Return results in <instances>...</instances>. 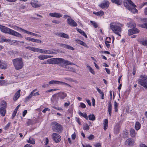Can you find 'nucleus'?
Here are the masks:
<instances>
[{
  "label": "nucleus",
  "mask_w": 147,
  "mask_h": 147,
  "mask_svg": "<svg viewBox=\"0 0 147 147\" xmlns=\"http://www.w3.org/2000/svg\"><path fill=\"white\" fill-rule=\"evenodd\" d=\"M0 29L1 31L3 33L9 34L17 37H22V35L19 33L1 24Z\"/></svg>",
  "instance_id": "1"
},
{
  "label": "nucleus",
  "mask_w": 147,
  "mask_h": 147,
  "mask_svg": "<svg viewBox=\"0 0 147 147\" xmlns=\"http://www.w3.org/2000/svg\"><path fill=\"white\" fill-rule=\"evenodd\" d=\"M124 5L128 10L134 13H137L138 10L135 8L136 6L131 0H126L124 2Z\"/></svg>",
  "instance_id": "2"
},
{
  "label": "nucleus",
  "mask_w": 147,
  "mask_h": 147,
  "mask_svg": "<svg viewBox=\"0 0 147 147\" xmlns=\"http://www.w3.org/2000/svg\"><path fill=\"white\" fill-rule=\"evenodd\" d=\"M110 27L111 29L114 33L121 36L120 33L122 29L120 24L111 23L110 24Z\"/></svg>",
  "instance_id": "3"
},
{
  "label": "nucleus",
  "mask_w": 147,
  "mask_h": 147,
  "mask_svg": "<svg viewBox=\"0 0 147 147\" xmlns=\"http://www.w3.org/2000/svg\"><path fill=\"white\" fill-rule=\"evenodd\" d=\"M26 48L35 52H38L44 54H53L54 52L51 51L43 49H41L36 48L32 47H27Z\"/></svg>",
  "instance_id": "4"
},
{
  "label": "nucleus",
  "mask_w": 147,
  "mask_h": 147,
  "mask_svg": "<svg viewBox=\"0 0 147 147\" xmlns=\"http://www.w3.org/2000/svg\"><path fill=\"white\" fill-rule=\"evenodd\" d=\"M12 62L16 70L20 69L23 67L22 59L21 58L13 59Z\"/></svg>",
  "instance_id": "5"
},
{
  "label": "nucleus",
  "mask_w": 147,
  "mask_h": 147,
  "mask_svg": "<svg viewBox=\"0 0 147 147\" xmlns=\"http://www.w3.org/2000/svg\"><path fill=\"white\" fill-rule=\"evenodd\" d=\"M138 84L147 89V76L145 75H142L140 76V79L138 80Z\"/></svg>",
  "instance_id": "6"
},
{
  "label": "nucleus",
  "mask_w": 147,
  "mask_h": 147,
  "mask_svg": "<svg viewBox=\"0 0 147 147\" xmlns=\"http://www.w3.org/2000/svg\"><path fill=\"white\" fill-rule=\"evenodd\" d=\"M59 64V65L63 68H67L66 66L67 65L73 64L71 62L67 60H65L62 58H58L57 64Z\"/></svg>",
  "instance_id": "7"
},
{
  "label": "nucleus",
  "mask_w": 147,
  "mask_h": 147,
  "mask_svg": "<svg viewBox=\"0 0 147 147\" xmlns=\"http://www.w3.org/2000/svg\"><path fill=\"white\" fill-rule=\"evenodd\" d=\"M52 129L55 132L60 133L62 131V126L56 122L52 123Z\"/></svg>",
  "instance_id": "8"
},
{
  "label": "nucleus",
  "mask_w": 147,
  "mask_h": 147,
  "mask_svg": "<svg viewBox=\"0 0 147 147\" xmlns=\"http://www.w3.org/2000/svg\"><path fill=\"white\" fill-rule=\"evenodd\" d=\"M52 137L53 140L56 143L59 142L61 140V136L57 133H53Z\"/></svg>",
  "instance_id": "9"
},
{
  "label": "nucleus",
  "mask_w": 147,
  "mask_h": 147,
  "mask_svg": "<svg viewBox=\"0 0 147 147\" xmlns=\"http://www.w3.org/2000/svg\"><path fill=\"white\" fill-rule=\"evenodd\" d=\"M109 5V3L108 1L104 0L99 5V6L102 8L107 9Z\"/></svg>",
  "instance_id": "10"
},
{
  "label": "nucleus",
  "mask_w": 147,
  "mask_h": 147,
  "mask_svg": "<svg viewBox=\"0 0 147 147\" xmlns=\"http://www.w3.org/2000/svg\"><path fill=\"white\" fill-rule=\"evenodd\" d=\"M67 24L72 27H76L77 26V23L71 18L67 19Z\"/></svg>",
  "instance_id": "11"
},
{
  "label": "nucleus",
  "mask_w": 147,
  "mask_h": 147,
  "mask_svg": "<svg viewBox=\"0 0 147 147\" xmlns=\"http://www.w3.org/2000/svg\"><path fill=\"white\" fill-rule=\"evenodd\" d=\"M58 58H53L47 60V63L49 64H57Z\"/></svg>",
  "instance_id": "12"
},
{
  "label": "nucleus",
  "mask_w": 147,
  "mask_h": 147,
  "mask_svg": "<svg viewBox=\"0 0 147 147\" xmlns=\"http://www.w3.org/2000/svg\"><path fill=\"white\" fill-rule=\"evenodd\" d=\"M30 3L32 6L34 8L38 7L41 5V4L38 3V1L37 0H31Z\"/></svg>",
  "instance_id": "13"
},
{
  "label": "nucleus",
  "mask_w": 147,
  "mask_h": 147,
  "mask_svg": "<svg viewBox=\"0 0 147 147\" xmlns=\"http://www.w3.org/2000/svg\"><path fill=\"white\" fill-rule=\"evenodd\" d=\"M140 31L137 28L133 27L131 29L128 30V34L129 35H132L133 34L138 33Z\"/></svg>",
  "instance_id": "14"
},
{
  "label": "nucleus",
  "mask_w": 147,
  "mask_h": 147,
  "mask_svg": "<svg viewBox=\"0 0 147 147\" xmlns=\"http://www.w3.org/2000/svg\"><path fill=\"white\" fill-rule=\"evenodd\" d=\"M49 15L51 17H56L57 18H59L62 16V15L61 14L56 12L50 13H49Z\"/></svg>",
  "instance_id": "15"
},
{
  "label": "nucleus",
  "mask_w": 147,
  "mask_h": 147,
  "mask_svg": "<svg viewBox=\"0 0 147 147\" xmlns=\"http://www.w3.org/2000/svg\"><path fill=\"white\" fill-rule=\"evenodd\" d=\"M20 90H19L15 93L13 98V100L14 101H16L20 97Z\"/></svg>",
  "instance_id": "16"
},
{
  "label": "nucleus",
  "mask_w": 147,
  "mask_h": 147,
  "mask_svg": "<svg viewBox=\"0 0 147 147\" xmlns=\"http://www.w3.org/2000/svg\"><path fill=\"white\" fill-rule=\"evenodd\" d=\"M57 35L60 37L64 38L67 39L69 38V36L67 34L63 32L59 33Z\"/></svg>",
  "instance_id": "17"
},
{
  "label": "nucleus",
  "mask_w": 147,
  "mask_h": 147,
  "mask_svg": "<svg viewBox=\"0 0 147 147\" xmlns=\"http://www.w3.org/2000/svg\"><path fill=\"white\" fill-rule=\"evenodd\" d=\"M58 93L55 94L52 96L51 100L52 101H57L59 100V96Z\"/></svg>",
  "instance_id": "18"
},
{
  "label": "nucleus",
  "mask_w": 147,
  "mask_h": 147,
  "mask_svg": "<svg viewBox=\"0 0 147 147\" xmlns=\"http://www.w3.org/2000/svg\"><path fill=\"white\" fill-rule=\"evenodd\" d=\"M59 46L60 47H63L65 48H66L67 49H70L72 50H74V48L68 45L61 43L60 44Z\"/></svg>",
  "instance_id": "19"
},
{
  "label": "nucleus",
  "mask_w": 147,
  "mask_h": 147,
  "mask_svg": "<svg viewBox=\"0 0 147 147\" xmlns=\"http://www.w3.org/2000/svg\"><path fill=\"white\" fill-rule=\"evenodd\" d=\"M59 97L61 99L63 100L66 97L67 94L64 92H60L58 93Z\"/></svg>",
  "instance_id": "20"
},
{
  "label": "nucleus",
  "mask_w": 147,
  "mask_h": 147,
  "mask_svg": "<svg viewBox=\"0 0 147 147\" xmlns=\"http://www.w3.org/2000/svg\"><path fill=\"white\" fill-rule=\"evenodd\" d=\"M134 142L131 139H128L125 142V144L126 145H132L134 144Z\"/></svg>",
  "instance_id": "21"
},
{
  "label": "nucleus",
  "mask_w": 147,
  "mask_h": 147,
  "mask_svg": "<svg viewBox=\"0 0 147 147\" xmlns=\"http://www.w3.org/2000/svg\"><path fill=\"white\" fill-rule=\"evenodd\" d=\"M37 90V89H35L33 90L30 93V94L29 95V96L26 97L25 98V100L26 102L30 99L32 96H34L33 94L34 92L36 91Z\"/></svg>",
  "instance_id": "22"
},
{
  "label": "nucleus",
  "mask_w": 147,
  "mask_h": 147,
  "mask_svg": "<svg viewBox=\"0 0 147 147\" xmlns=\"http://www.w3.org/2000/svg\"><path fill=\"white\" fill-rule=\"evenodd\" d=\"M140 43L143 45L146 46H147V39H142L139 40H138Z\"/></svg>",
  "instance_id": "23"
},
{
  "label": "nucleus",
  "mask_w": 147,
  "mask_h": 147,
  "mask_svg": "<svg viewBox=\"0 0 147 147\" xmlns=\"http://www.w3.org/2000/svg\"><path fill=\"white\" fill-rule=\"evenodd\" d=\"M75 41L78 44H80L81 45L85 47H88L87 45L84 42L81 41L80 40L78 39H76L75 40Z\"/></svg>",
  "instance_id": "24"
},
{
  "label": "nucleus",
  "mask_w": 147,
  "mask_h": 147,
  "mask_svg": "<svg viewBox=\"0 0 147 147\" xmlns=\"http://www.w3.org/2000/svg\"><path fill=\"white\" fill-rule=\"evenodd\" d=\"M6 108L4 107H1L0 108V113L3 116H4L5 115Z\"/></svg>",
  "instance_id": "25"
},
{
  "label": "nucleus",
  "mask_w": 147,
  "mask_h": 147,
  "mask_svg": "<svg viewBox=\"0 0 147 147\" xmlns=\"http://www.w3.org/2000/svg\"><path fill=\"white\" fill-rule=\"evenodd\" d=\"M142 20V21L146 22V23L141 25L140 26L142 28H147V18H144Z\"/></svg>",
  "instance_id": "26"
},
{
  "label": "nucleus",
  "mask_w": 147,
  "mask_h": 147,
  "mask_svg": "<svg viewBox=\"0 0 147 147\" xmlns=\"http://www.w3.org/2000/svg\"><path fill=\"white\" fill-rule=\"evenodd\" d=\"M112 105L111 102L110 101L108 103V111L109 113L110 116H111V113H112Z\"/></svg>",
  "instance_id": "27"
},
{
  "label": "nucleus",
  "mask_w": 147,
  "mask_h": 147,
  "mask_svg": "<svg viewBox=\"0 0 147 147\" xmlns=\"http://www.w3.org/2000/svg\"><path fill=\"white\" fill-rule=\"evenodd\" d=\"M67 68H65V69H67V71H71L73 72H75L76 70L75 69L71 67H69L68 66H66Z\"/></svg>",
  "instance_id": "28"
},
{
  "label": "nucleus",
  "mask_w": 147,
  "mask_h": 147,
  "mask_svg": "<svg viewBox=\"0 0 147 147\" xmlns=\"http://www.w3.org/2000/svg\"><path fill=\"white\" fill-rule=\"evenodd\" d=\"M111 1L112 2L118 5H121L122 2L121 0H111Z\"/></svg>",
  "instance_id": "29"
},
{
  "label": "nucleus",
  "mask_w": 147,
  "mask_h": 147,
  "mask_svg": "<svg viewBox=\"0 0 147 147\" xmlns=\"http://www.w3.org/2000/svg\"><path fill=\"white\" fill-rule=\"evenodd\" d=\"M108 120L107 119H105L104 120V128L105 130H106L107 129L108 126Z\"/></svg>",
  "instance_id": "30"
},
{
  "label": "nucleus",
  "mask_w": 147,
  "mask_h": 147,
  "mask_svg": "<svg viewBox=\"0 0 147 147\" xmlns=\"http://www.w3.org/2000/svg\"><path fill=\"white\" fill-rule=\"evenodd\" d=\"M141 127L140 123L138 122H136L135 125V128L137 130L139 129Z\"/></svg>",
  "instance_id": "31"
},
{
  "label": "nucleus",
  "mask_w": 147,
  "mask_h": 147,
  "mask_svg": "<svg viewBox=\"0 0 147 147\" xmlns=\"http://www.w3.org/2000/svg\"><path fill=\"white\" fill-rule=\"evenodd\" d=\"M130 135L132 137H134L136 136L135 131L134 129H131L130 130Z\"/></svg>",
  "instance_id": "32"
},
{
  "label": "nucleus",
  "mask_w": 147,
  "mask_h": 147,
  "mask_svg": "<svg viewBox=\"0 0 147 147\" xmlns=\"http://www.w3.org/2000/svg\"><path fill=\"white\" fill-rule=\"evenodd\" d=\"M77 31L78 32H79L83 36H85V38H87V35L84 31H82V30L80 29H78Z\"/></svg>",
  "instance_id": "33"
},
{
  "label": "nucleus",
  "mask_w": 147,
  "mask_h": 147,
  "mask_svg": "<svg viewBox=\"0 0 147 147\" xmlns=\"http://www.w3.org/2000/svg\"><path fill=\"white\" fill-rule=\"evenodd\" d=\"M93 13L97 16H101L104 14V13L102 11H100L96 12H93Z\"/></svg>",
  "instance_id": "34"
},
{
  "label": "nucleus",
  "mask_w": 147,
  "mask_h": 147,
  "mask_svg": "<svg viewBox=\"0 0 147 147\" xmlns=\"http://www.w3.org/2000/svg\"><path fill=\"white\" fill-rule=\"evenodd\" d=\"M47 56L46 55H41L38 57V58L40 60H43L47 59Z\"/></svg>",
  "instance_id": "35"
},
{
  "label": "nucleus",
  "mask_w": 147,
  "mask_h": 147,
  "mask_svg": "<svg viewBox=\"0 0 147 147\" xmlns=\"http://www.w3.org/2000/svg\"><path fill=\"white\" fill-rule=\"evenodd\" d=\"M86 66L88 68V69L90 71L92 74H95V72L94 71V70L92 68V67L88 65L87 64Z\"/></svg>",
  "instance_id": "36"
},
{
  "label": "nucleus",
  "mask_w": 147,
  "mask_h": 147,
  "mask_svg": "<svg viewBox=\"0 0 147 147\" xmlns=\"http://www.w3.org/2000/svg\"><path fill=\"white\" fill-rule=\"evenodd\" d=\"M89 119L90 120L93 121L95 119V117L93 114H90L88 116Z\"/></svg>",
  "instance_id": "37"
},
{
  "label": "nucleus",
  "mask_w": 147,
  "mask_h": 147,
  "mask_svg": "<svg viewBox=\"0 0 147 147\" xmlns=\"http://www.w3.org/2000/svg\"><path fill=\"white\" fill-rule=\"evenodd\" d=\"M120 130V127L119 126H116L115 128V133L116 134H117L119 133Z\"/></svg>",
  "instance_id": "38"
},
{
  "label": "nucleus",
  "mask_w": 147,
  "mask_h": 147,
  "mask_svg": "<svg viewBox=\"0 0 147 147\" xmlns=\"http://www.w3.org/2000/svg\"><path fill=\"white\" fill-rule=\"evenodd\" d=\"M127 26L130 28L136 26V24L134 23H128L127 24Z\"/></svg>",
  "instance_id": "39"
},
{
  "label": "nucleus",
  "mask_w": 147,
  "mask_h": 147,
  "mask_svg": "<svg viewBox=\"0 0 147 147\" xmlns=\"http://www.w3.org/2000/svg\"><path fill=\"white\" fill-rule=\"evenodd\" d=\"M29 143L34 144H35V141L34 139H33L31 137L29 138V140L28 142Z\"/></svg>",
  "instance_id": "40"
},
{
  "label": "nucleus",
  "mask_w": 147,
  "mask_h": 147,
  "mask_svg": "<svg viewBox=\"0 0 147 147\" xmlns=\"http://www.w3.org/2000/svg\"><path fill=\"white\" fill-rule=\"evenodd\" d=\"M20 30H21L23 32H24V33H26L28 34H30L31 35H32L33 32L28 31L26 30L23 29L22 28H20Z\"/></svg>",
  "instance_id": "41"
},
{
  "label": "nucleus",
  "mask_w": 147,
  "mask_h": 147,
  "mask_svg": "<svg viewBox=\"0 0 147 147\" xmlns=\"http://www.w3.org/2000/svg\"><path fill=\"white\" fill-rule=\"evenodd\" d=\"M90 22L91 24L95 28H96L98 27V25L95 22L91 21Z\"/></svg>",
  "instance_id": "42"
},
{
  "label": "nucleus",
  "mask_w": 147,
  "mask_h": 147,
  "mask_svg": "<svg viewBox=\"0 0 147 147\" xmlns=\"http://www.w3.org/2000/svg\"><path fill=\"white\" fill-rule=\"evenodd\" d=\"M118 106V103L116 101H115L114 102V109H115V112H117L118 111L117 109V107Z\"/></svg>",
  "instance_id": "43"
},
{
  "label": "nucleus",
  "mask_w": 147,
  "mask_h": 147,
  "mask_svg": "<svg viewBox=\"0 0 147 147\" xmlns=\"http://www.w3.org/2000/svg\"><path fill=\"white\" fill-rule=\"evenodd\" d=\"M57 81L56 80H51L49 82V84H57Z\"/></svg>",
  "instance_id": "44"
},
{
  "label": "nucleus",
  "mask_w": 147,
  "mask_h": 147,
  "mask_svg": "<svg viewBox=\"0 0 147 147\" xmlns=\"http://www.w3.org/2000/svg\"><path fill=\"white\" fill-rule=\"evenodd\" d=\"M1 105L3 106L1 107H4L6 108L7 106V103L5 101H3L1 102Z\"/></svg>",
  "instance_id": "45"
},
{
  "label": "nucleus",
  "mask_w": 147,
  "mask_h": 147,
  "mask_svg": "<svg viewBox=\"0 0 147 147\" xmlns=\"http://www.w3.org/2000/svg\"><path fill=\"white\" fill-rule=\"evenodd\" d=\"M2 40L4 42H10L11 41L9 39H5V37L4 36H2L1 37Z\"/></svg>",
  "instance_id": "46"
},
{
  "label": "nucleus",
  "mask_w": 147,
  "mask_h": 147,
  "mask_svg": "<svg viewBox=\"0 0 147 147\" xmlns=\"http://www.w3.org/2000/svg\"><path fill=\"white\" fill-rule=\"evenodd\" d=\"M87 138L89 139V140H92L94 139V136L92 134H91Z\"/></svg>",
  "instance_id": "47"
},
{
  "label": "nucleus",
  "mask_w": 147,
  "mask_h": 147,
  "mask_svg": "<svg viewBox=\"0 0 147 147\" xmlns=\"http://www.w3.org/2000/svg\"><path fill=\"white\" fill-rule=\"evenodd\" d=\"M83 129L86 130H88L89 129V127L87 124H85L83 127Z\"/></svg>",
  "instance_id": "48"
},
{
  "label": "nucleus",
  "mask_w": 147,
  "mask_h": 147,
  "mask_svg": "<svg viewBox=\"0 0 147 147\" xmlns=\"http://www.w3.org/2000/svg\"><path fill=\"white\" fill-rule=\"evenodd\" d=\"M110 42V41L107 40H105V45L108 48H109L110 47V44H109V43Z\"/></svg>",
  "instance_id": "49"
},
{
  "label": "nucleus",
  "mask_w": 147,
  "mask_h": 147,
  "mask_svg": "<svg viewBox=\"0 0 147 147\" xmlns=\"http://www.w3.org/2000/svg\"><path fill=\"white\" fill-rule=\"evenodd\" d=\"M6 82V81L5 80H0V86L4 85Z\"/></svg>",
  "instance_id": "50"
},
{
  "label": "nucleus",
  "mask_w": 147,
  "mask_h": 147,
  "mask_svg": "<svg viewBox=\"0 0 147 147\" xmlns=\"http://www.w3.org/2000/svg\"><path fill=\"white\" fill-rule=\"evenodd\" d=\"M17 112V111H16V110H14L13 112L12 116V119H13L14 117H15V116L16 115V113Z\"/></svg>",
  "instance_id": "51"
},
{
  "label": "nucleus",
  "mask_w": 147,
  "mask_h": 147,
  "mask_svg": "<svg viewBox=\"0 0 147 147\" xmlns=\"http://www.w3.org/2000/svg\"><path fill=\"white\" fill-rule=\"evenodd\" d=\"M50 110L48 108H45L44 109L42 110V112L44 113H46V111H50Z\"/></svg>",
  "instance_id": "52"
},
{
  "label": "nucleus",
  "mask_w": 147,
  "mask_h": 147,
  "mask_svg": "<svg viewBox=\"0 0 147 147\" xmlns=\"http://www.w3.org/2000/svg\"><path fill=\"white\" fill-rule=\"evenodd\" d=\"M81 107L82 108H85L86 107L85 105L83 103L81 102L80 104Z\"/></svg>",
  "instance_id": "53"
},
{
  "label": "nucleus",
  "mask_w": 147,
  "mask_h": 147,
  "mask_svg": "<svg viewBox=\"0 0 147 147\" xmlns=\"http://www.w3.org/2000/svg\"><path fill=\"white\" fill-rule=\"evenodd\" d=\"M52 22L57 24H59L60 23V21L57 20H53L52 21Z\"/></svg>",
  "instance_id": "54"
},
{
  "label": "nucleus",
  "mask_w": 147,
  "mask_h": 147,
  "mask_svg": "<svg viewBox=\"0 0 147 147\" xmlns=\"http://www.w3.org/2000/svg\"><path fill=\"white\" fill-rule=\"evenodd\" d=\"M94 146L96 147H101V145L100 143H96Z\"/></svg>",
  "instance_id": "55"
},
{
  "label": "nucleus",
  "mask_w": 147,
  "mask_h": 147,
  "mask_svg": "<svg viewBox=\"0 0 147 147\" xmlns=\"http://www.w3.org/2000/svg\"><path fill=\"white\" fill-rule=\"evenodd\" d=\"M12 27L14 29H15L16 30H20V28L18 27H17L16 26H12Z\"/></svg>",
  "instance_id": "56"
},
{
  "label": "nucleus",
  "mask_w": 147,
  "mask_h": 147,
  "mask_svg": "<svg viewBox=\"0 0 147 147\" xmlns=\"http://www.w3.org/2000/svg\"><path fill=\"white\" fill-rule=\"evenodd\" d=\"M65 82L57 81V84L65 85Z\"/></svg>",
  "instance_id": "57"
},
{
  "label": "nucleus",
  "mask_w": 147,
  "mask_h": 147,
  "mask_svg": "<svg viewBox=\"0 0 147 147\" xmlns=\"http://www.w3.org/2000/svg\"><path fill=\"white\" fill-rule=\"evenodd\" d=\"M57 89H51L49 90L46 91V92H50L51 91H53L56 90Z\"/></svg>",
  "instance_id": "58"
},
{
  "label": "nucleus",
  "mask_w": 147,
  "mask_h": 147,
  "mask_svg": "<svg viewBox=\"0 0 147 147\" xmlns=\"http://www.w3.org/2000/svg\"><path fill=\"white\" fill-rule=\"evenodd\" d=\"M53 108L55 109H57L58 110H63V109L61 108L60 107H53Z\"/></svg>",
  "instance_id": "59"
},
{
  "label": "nucleus",
  "mask_w": 147,
  "mask_h": 147,
  "mask_svg": "<svg viewBox=\"0 0 147 147\" xmlns=\"http://www.w3.org/2000/svg\"><path fill=\"white\" fill-rule=\"evenodd\" d=\"M10 123H8V124H7L5 126V129H8L10 125Z\"/></svg>",
  "instance_id": "60"
},
{
  "label": "nucleus",
  "mask_w": 147,
  "mask_h": 147,
  "mask_svg": "<svg viewBox=\"0 0 147 147\" xmlns=\"http://www.w3.org/2000/svg\"><path fill=\"white\" fill-rule=\"evenodd\" d=\"M27 113V110H25L23 112L22 116L23 117H24L26 113Z\"/></svg>",
  "instance_id": "61"
},
{
  "label": "nucleus",
  "mask_w": 147,
  "mask_h": 147,
  "mask_svg": "<svg viewBox=\"0 0 147 147\" xmlns=\"http://www.w3.org/2000/svg\"><path fill=\"white\" fill-rule=\"evenodd\" d=\"M83 117H84V118H85V119H86L87 120H88V117L86 113H84V114L83 116Z\"/></svg>",
  "instance_id": "62"
},
{
  "label": "nucleus",
  "mask_w": 147,
  "mask_h": 147,
  "mask_svg": "<svg viewBox=\"0 0 147 147\" xmlns=\"http://www.w3.org/2000/svg\"><path fill=\"white\" fill-rule=\"evenodd\" d=\"M86 100L87 102V103H88V105L90 106H91V103L90 102V101L88 99H86Z\"/></svg>",
  "instance_id": "63"
},
{
  "label": "nucleus",
  "mask_w": 147,
  "mask_h": 147,
  "mask_svg": "<svg viewBox=\"0 0 147 147\" xmlns=\"http://www.w3.org/2000/svg\"><path fill=\"white\" fill-rule=\"evenodd\" d=\"M24 147H33V146L30 144H27Z\"/></svg>",
  "instance_id": "64"
}]
</instances>
